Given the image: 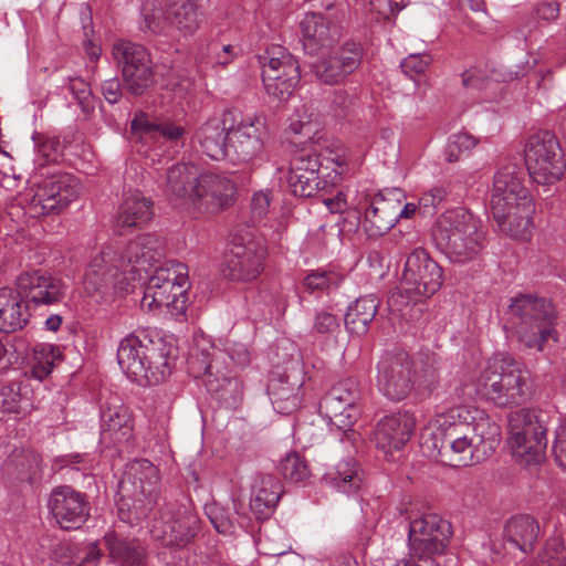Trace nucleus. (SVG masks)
<instances>
[{
	"label": "nucleus",
	"instance_id": "nucleus-1",
	"mask_svg": "<svg viewBox=\"0 0 566 566\" xmlns=\"http://www.w3.org/2000/svg\"><path fill=\"white\" fill-rule=\"evenodd\" d=\"M164 256L163 240L146 233L127 241L119 248L105 247L94 255L84 275V290L90 296L102 300L112 291L126 290L142 279Z\"/></svg>",
	"mask_w": 566,
	"mask_h": 566
},
{
	"label": "nucleus",
	"instance_id": "nucleus-2",
	"mask_svg": "<svg viewBox=\"0 0 566 566\" xmlns=\"http://www.w3.org/2000/svg\"><path fill=\"white\" fill-rule=\"evenodd\" d=\"M117 361L133 381L156 385L171 374V346L157 335L135 332L122 339Z\"/></svg>",
	"mask_w": 566,
	"mask_h": 566
},
{
	"label": "nucleus",
	"instance_id": "nucleus-3",
	"mask_svg": "<svg viewBox=\"0 0 566 566\" xmlns=\"http://www.w3.org/2000/svg\"><path fill=\"white\" fill-rule=\"evenodd\" d=\"M433 242L450 262L465 264L481 255L486 245V232L478 217L464 208H457L439 218Z\"/></svg>",
	"mask_w": 566,
	"mask_h": 566
},
{
	"label": "nucleus",
	"instance_id": "nucleus-4",
	"mask_svg": "<svg viewBox=\"0 0 566 566\" xmlns=\"http://www.w3.org/2000/svg\"><path fill=\"white\" fill-rule=\"evenodd\" d=\"M505 314L518 343L526 348L542 352L551 338L557 339L556 310L545 297L518 294L510 300Z\"/></svg>",
	"mask_w": 566,
	"mask_h": 566
},
{
	"label": "nucleus",
	"instance_id": "nucleus-5",
	"mask_svg": "<svg viewBox=\"0 0 566 566\" xmlns=\"http://www.w3.org/2000/svg\"><path fill=\"white\" fill-rule=\"evenodd\" d=\"M478 390L496 407H517L531 397L530 373L515 358L497 354L482 369Z\"/></svg>",
	"mask_w": 566,
	"mask_h": 566
},
{
	"label": "nucleus",
	"instance_id": "nucleus-6",
	"mask_svg": "<svg viewBox=\"0 0 566 566\" xmlns=\"http://www.w3.org/2000/svg\"><path fill=\"white\" fill-rule=\"evenodd\" d=\"M159 471L148 460L132 462L118 484L119 518L134 524L146 518L157 504Z\"/></svg>",
	"mask_w": 566,
	"mask_h": 566
},
{
	"label": "nucleus",
	"instance_id": "nucleus-7",
	"mask_svg": "<svg viewBox=\"0 0 566 566\" xmlns=\"http://www.w3.org/2000/svg\"><path fill=\"white\" fill-rule=\"evenodd\" d=\"M471 407L457 406L437 415L436 430L431 433L432 448L442 462L450 467L472 465L471 424L474 420Z\"/></svg>",
	"mask_w": 566,
	"mask_h": 566
},
{
	"label": "nucleus",
	"instance_id": "nucleus-8",
	"mask_svg": "<svg viewBox=\"0 0 566 566\" xmlns=\"http://www.w3.org/2000/svg\"><path fill=\"white\" fill-rule=\"evenodd\" d=\"M548 412L522 408L509 416L510 443L514 457L526 465L539 463L547 447Z\"/></svg>",
	"mask_w": 566,
	"mask_h": 566
},
{
	"label": "nucleus",
	"instance_id": "nucleus-9",
	"mask_svg": "<svg viewBox=\"0 0 566 566\" xmlns=\"http://www.w3.org/2000/svg\"><path fill=\"white\" fill-rule=\"evenodd\" d=\"M188 287V266L178 261L166 262L149 277L142 306L148 310L166 307L172 315L184 314L187 310Z\"/></svg>",
	"mask_w": 566,
	"mask_h": 566
},
{
	"label": "nucleus",
	"instance_id": "nucleus-10",
	"mask_svg": "<svg viewBox=\"0 0 566 566\" xmlns=\"http://www.w3.org/2000/svg\"><path fill=\"white\" fill-rule=\"evenodd\" d=\"M409 520L408 547L411 559L424 563L437 562L451 539V523L441 516L428 513Z\"/></svg>",
	"mask_w": 566,
	"mask_h": 566
},
{
	"label": "nucleus",
	"instance_id": "nucleus-11",
	"mask_svg": "<svg viewBox=\"0 0 566 566\" xmlns=\"http://www.w3.org/2000/svg\"><path fill=\"white\" fill-rule=\"evenodd\" d=\"M359 398L358 385L348 378L334 385L319 405L329 419L331 426L336 427L340 432V441L354 448L360 440V434L352 428L359 417L357 407Z\"/></svg>",
	"mask_w": 566,
	"mask_h": 566
},
{
	"label": "nucleus",
	"instance_id": "nucleus-12",
	"mask_svg": "<svg viewBox=\"0 0 566 566\" xmlns=\"http://www.w3.org/2000/svg\"><path fill=\"white\" fill-rule=\"evenodd\" d=\"M524 159L530 177L538 185L557 182L566 169L559 142L551 132H539L528 137Z\"/></svg>",
	"mask_w": 566,
	"mask_h": 566
},
{
	"label": "nucleus",
	"instance_id": "nucleus-13",
	"mask_svg": "<svg viewBox=\"0 0 566 566\" xmlns=\"http://www.w3.org/2000/svg\"><path fill=\"white\" fill-rule=\"evenodd\" d=\"M258 60L266 93L277 101L289 99L301 78L297 60L281 45H272Z\"/></svg>",
	"mask_w": 566,
	"mask_h": 566
},
{
	"label": "nucleus",
	"instance_id": "nucleus-14",
	"mask_svg": "<svg viewBox=\"0 0 566 566\" xmlns=\"http://www.w3.org/2000/svg\"><path fill=\"white\" fill-rule=\"evenodd\" d=\"M78 189V182L72 175H52L27 193L25 213L32 218L59 214L76 199Z\"/></svg>",
	"mask_w": 566,
	"mask_h": 566
},
{
	"label": "nucleus",
	"instance_id": "nucleus-15",
	"mask_svg": "<svg viewBox=\"0 0 566 566\" xmlns=\"http://www.w3.org/2000/svg\"><path fill=\"white\" fill-rule=\"evenodd\" d=\"M443 282V270L429 253L418 248L407 258L400 290L411 302L430 297L440 290Z\"/></svg>",
	"mask_w": 566,
	"mask_h": 566
},
{
	"label": "nucleus",
	"instance_id": "nucleus-16",
	"mask_svg": "<svg viewBox=\"0 0 566 566\" xmlns=\"http://www.w3.org/2000/svg\"><path fill=\"white\" fill-rule=\"evenodd\" d=\"M266 250L251 234H234L222 264V275L234 282H251L264 270Z\"/></svg>",
	"mask_w": 566,
	"mask_h": 566
},
{
	"label": "nucleus",
	"instance_id": "nucleus-17",
	"mask_svg": "<svg viewBox=\"0 0 566 566\" xmlns=\"http://www.w3.org/2000/svg\"><path fill=\"white\" fill-rule=\"evenodd\" d=\"M112 56L122 72L127 93L139 96L154 83L148 51L142 44L119 40L113 44Z\"/></svg>",
	"mask_w": 566,
	"mask_h": 566
},
{
	"label": "nucleus",
	"instance_id": "nucleus-18",
	"mask_svg": "<svg viewBox=\"0 0 566 566\" xmlns=\"http://www.w3.org/2000/svg\"><path fill=\"white\" fill-rule=\"evenodd\" d=\"M416 384V370L410 355L401 348L387 350L377 366V387L392 401L405 399Z\"/></svg>",
	"mask_w": 566,
	"mask_h": 566
},
{
	"label": "nucleus",
	"instance_id": "nucleus-19",
	"mask_svg": "<svg viewBox=\"0 0 566 566\" xmlns=\"http://www.w3.org/2000/svg\"><path fill=\"white\" fill-rule=\"evenodd\" d=\"M199 528V517L191 509L167 503L160 511L151 533L165 546L184 547L193 539Z\"/></svg>",
	"mask_w": 566,
	"mask_h": 566
},
{
	"label": "nucleus",
	"instance_id": "nucleus-20",
	"mask_svg": "<svg viewBox=\"0 0 566 566\" xmlns=\"http://www.w3.org/2000/svg\"><path fill=\"white\" fill-rule=\"evenodd\" d=\"M524 170L513 163H507L499 168L494 175L491 189L490 208L493 218H503L505 205L522 200L523 213L530 212L528 198L530 191L523 184Z\"/></svg>",
	"mask_w": 566,
	"mask_h": 566
},
{
	"label": "nucleus",
	"instance_id": "nucleus-21",
	"mask_svg": "<svg viewBox=\"0 0 566 566\" xmlns=\"http://www.w3.org/2000/svg\"><path fill=\"white\" fill-rule=\"evenodd\" d=\"M48 509L62 530H78L91 515L87 495L70 485H59L51 491Z\"/></svg>",
	"mask_w": 566,
	"mask_h": 566
},
{
	"label": "nucleus",
	"instance_id": "nucleus-22",
	"mask_svg": "<svg viewBox=\"0 0 566 566\" xmlns=\"http://www.w3.org/2000/svg\"><path fill=\"white\" fill-rule=\"evenodd\" d=\"M230 127L227 156L232 163H249L259 156L268 137L265 124L260 118L237 120Z\"/></svg>",
	"mask_w": 566,
	"mask_h": 566
},
{
	"label": "nucleus",
	"instance_id": "nucleus-23",
	"mask_svg": "<svg viewBox=\"0 0 566 566\" xmlns=\"http://www.w3.org/2000/svg\"><path fill=\"white\" fill-rule=\"evenodd\" d=\"M30 306L53 305L62 302L65 285L42 270L22 272L15 280L14 287Z\"/></svg>",
	"mask_w": 566,
	"mask_h": 566
},
{
	"label": "nucleus",
	"instance_id": "nucleus-24",
	"mask_svg": "<svg viewBox=\"0 0 566 566\" xmlns=\"http://www.w3.org/2000/svg\"><path fill=\"white\" fill-rule=\"evenodd\" d=\"M235 117L234 111L227 109L212 115L197 128L193 139L208 157L214 160L226 158L230 135L229 126L234 124Z\"/></svg>",
	"mask_w": 566,
	"mask_h": 566
},
{
	"label": "nucleus",
	"instance_id": "nucleus-25",
	"mask_svg": "<svg viewBox=\"0 0 566 566\" xmlns=\"http://www.w3.org/2000/svg\"><path fill=\"white\" fill-rule=\"evenodd\" d=\"M416 418L409 411H400L381 418L375 428L376 447L385 454L401 450L411 439Z\"/></svg>",
	"mask_w": 566,
	"mask_h": 566
},
{
	"label": "nucleus",
	"instance_id": "nucleus-26",
	"mask_svg": "<svg viewBox=\"0 0 566 566\" xmlns=\"http://www.w3.org/2000/svg\"><path fill=\"white\" fill-rule=\"evenodd\" d=\"M397 198H405L399 188L377 193L366 208L363 228L369 237H380L397 223Z\"/></svg>",
	"mask_w": 566,
	"mask_h": 566
},
{
	"label": "nucleus",
	"instance_id": "nucleus-27",
	"mask_svg": "<svg viewBox=\"0 0 566 566\" xmlns=\"http://www.w3.org/2000/svg\"><path fill=\"white\" fill-rule=\"evenodd\" d=\"M201 174L190 164H178L167 171L165 192L175 205L193 209Z\"/></svg>",
	"mask_w": 566,
	"mask_h": 566
},
{
	"label": "nucleus",
	"instance_id": "nucleus-28",
	"mask_svg": "<svg viewBox=\"0 0 566 566\" xmlns=\"http://www.w3.org/2000/svg\"><path fill=\"white\" fill-rule=\"evenodd\" d=\"M234 195L235 185L227 177L212 172L201 174L193 209L208 213L218 212L233 203Z\"/></svg>",
	"mask_w": 566,
	"mask_h": 566
},
{
	"label": "nucleus",
	"instance_id": "nucleus-29",
	"mask_svg": "<svg viewBox=\"0 0 566 566\" xmlns=\"http://www.w3.org/2000/svg\"><path fill=\"white\" fill-rule=\"evenodd\" d=\"M363 49L355 42H346L333 55L315 64L316 76L325 84H338L360 65Z\"/></svg>",
	"mask_w": 566,
	"mask_h": 566
},
{
	"label": "nucleus",
	"instance_id": "nucleus-30",
	"mask_svg": "<svg viewBox=\"0 0 566 566\" xmlns=\"http://www.w3.org/2000/svg\"><path fill=\"white\" fill-rule=\"evenodd\" d=\"M537 520L528 514H518L506 521L502 534V547L509 554L515 551L528 554L539 536Z\"/></svg>",
	"mask_w": 566,
	"mask_h": 566
},
{
	"label": "nucleus",
	"instance_id": "nucleus-31",
	"mask_svg": "<svg viewBox=\"0 0 566 566\" xmlns=\"http://www.w3.org/2000/svg\"><path fill=\"white\" fill-rule=\"evenodd\" d=\"M132 413L119 400L108 402L101 411V439L104 443L118 444L133 437Z\"/></svg>",
	"mask_w": 566,
	"mask_h": 566
},
{
	"label": "nucleus",
	"instance_id": "nucleus-32",
	"mask_svg": "<svg viewBox=\"0 0 566 566\" xmlns=\"http://www.w3.org/2000/svg\"><path fill=\"white\" fill-rule=\"evenodd\" d=\"M471 412L474 420L471 424V446L474 455L472 457V464L486 460L491 457L501 441L500 426L484 411L472 408Z\"/></svg>",
	"mask_w": 566,
	"mask_h": 566
},
{
	"label": "nucleus",
	"instance_id": "nucleus-33",
	"mask_svg": "<svg viewBox=\"0 0 566 566\" xmlns=\"http://www.w3.org/2000/svg\"><path fill=\"white\" fill-rule=\"evenodd\" d=\"M154 216L153 201L139 191L127 193L118 207L114 219V231L123 234L133 228H142Z\"/></svg>",
	"mask_w": 566,
	"mask_h": 566
},
{
	"label": "nucleus",
	"instance_id": "nucleus-34",
	"mask_svg": "<svg viewBox=\"0 0 566 566\" xmlns=\"http://www.w3.org/2000/svg\"><path fill=\"white\" fill-rule=\"evenodd\" d=\"M30 305L12 287L0 289V332L15 333L25 328L30 322Z\"/></svg>",
	"mask_w": 566,
	"mask_h": 566
},
{
	"label": "nucleus",
	"instance_id": "nucleus-35",
	"mask_svg": "<svg viewBox=\"0 0 566 566\" xmlns=\"http://www.w3.org/2000/svg\"><path fill=\"white\" fill-rule=\"evenodd\" d=\"M283 493L280 480L271 474L258 475L251 490L250 509L259 520L269 518Z\"/></svg>",
	"mask_w": 566,
	"mask_h": 566
},
{
	"label": "nucleus",
	"instance_id": "nucleus-36",
	"mask_svg": "<svg viewBox=\"0 0 566 566\" xmlns=\"http://www.w3.org/2000/svg\"><path fill=\"white\" fill-rule=\"evenodd\" d=\"M301 382L291 381L290 376L272 374L268 382V395L276 412L290 415L301 403Z\"/></svg>",
	"mask_w": 566,
	"mask_h": 566
},
{
	"label": "nucleus",
	"instance_id": "nucleus-37",
	"mask_svg": "<svg viewBox=\"0 0 566 566\" xmlns=\"http://www.w3.org/2000/svg\"><path fill=\"white\" fill-rule=\"evenodd\" d=\"M530 212L524 214L522 209V200L514 201L511 205H505L503 218H493L496 222L499 230L516 240H530L533 230L532 216L535 211V206L532 197L528 198Z\"/></svg>",
	"mask_w": 566,
	"mask_h": 566
},
{
	"label": "nucleus",
	"instance_id": "nucleus-38",
	"mask_svg": "<svg viewBox=\"0 0 566 566\" xmlns=\"http://www.w3.org/2000/svg\"><path fill=\"white\" fill-rule=\"evenodd\" d=\"M109 558L117 566H145L146 548L137 538H125L117 534L104 537Z\"/></svg>",
	"mask_w": 566,
	"mask_h": 566
},
{
	"label": "nucleus",
	"instance_id": "nucleus-39",
	"mask_svg": "<svg viewBox=\"0 0 566 566\" xmlns=\"http://www.w3.org/2000/svg\"><path fill=\"white\" fill-rule=\"evenodd\" d=\"M323 481L337 492L354 494L363 485V471L353 458L339 461L323 476Z\"/></svg>",
	"mask_w": 566,
	"mask_h": 566
},
{
	"label": "nucleus",
	"instance_id": "nucleus-40",
	"mask_svg": "<svg viewBox=\"0 0 566 566\" xmlns=\"http://www.w3.org/2000/svg\"><path fill=\"white\" fill-rule=\"evenodd\" d=\"M323 481L337 492L354 494L363 485V471L353 458L339 461L323 476Z\"/></svg>",
	"mask_w": 566,
	"mask_h": 566
},
{
	"label": "nucleus",
	"instance_id": "nucleus-41",
	"mask_svg": "<svg viewBox=\"0 0 566 566\" xmlns=\"http://www.w3.org/2000/svg\"><path fill=\"white\" fill-rule=\"evenodd\" d=\"M300 27L304 49L311 54L315 53L319 48L329 46L334 41L329 22L321 13H306Z\"/></svg>",
	"mask_w": 566,
	"mask_h": 566
},
{
	"label": "nucleus",
	"instance_id": "nucleus-42",
	"mask_svg": "<svg viewBox=\"0 0 566 566\" xmlns=\"http://www.w3.org/2000/svg\"><path fill=\"white\" fill-rule=\"evenodd\" d=\"M378 300L374 295L357 298L345 314V327L350 334L361 336L367 333L369 324L378 310Z\"/></svg>",
	"mask_w": 566,
	"mask_h": 566
},
{
	"label": "nucleus",
	"instance_id": "nucleus-43",
	"mask_svg": "<svg viewBox=\"0 0 566 566\" xmlns=\"http://www.w3.org/2000/svg\"><path fill=\"white\" fill-rule=\"evenodd\" d=\"M199 0H167V19L184 34H192L199 28Z\"/></svg>",
	"mask_w": 566,
	"mask_h": 566
},
{
	"label": "nucleus",
	"instance_id": "nucleus-44",
	"mask_svg": "<svg viewBox=\"0 0 566 566\" xmlns=\"http://www.w3.org/2000/svg\"><path fill=\"white\" fill-rule=\"evenodd\" d=\"M287 186L295 197L311 198L324 192L328 187V182L322 179L319 175L313 174V176H310L302 172L301 169L290 165Z\"/></svg>",
	"mask_w": 566,
	"mask_h": 566
},
{
	"label": "nucleus",
	"instance_id": "nucleus-45",
	"mask_svg": "<svg viewBox=\"0 0 566 566\" xmlns=\"http://www.w3.org/2000/svg\"><path fill=\"white\" fill-rule=\"evenodd\" d=\"M59 346L52 344H38L33 348L30 375L34 379L43 380L51 373L56 361L61 359Z\"/></svg>",
	"mask_w": 566,
	"mask_h": 566
},
{
	"label": "nucleus",
	"instance_id": "nucleus-46",
	"mask_svg": "<svg viewBox=\"0 0 566 566\" xmlns=\"http://www.w3.org/2000/svg\"><path fill=\"white\" fill-rule=\"evenodd\" d=\"M259 552L262 555L277 557L292 549L286 532L280 526H266L260 533Z\"/></svg>",
	"mask_w": 566,
	"mask_h": 566
},
{
	"label": "nucleus",
	"instance_id": "nucleus-47",
	"mask_svg": "<svg viewBox=\"0 0 566 566\" xmlns=\"http://www.w3.org/2000/svg\"><path fill=\"white\" fill-rule=\"evenodd\" d=\"M140 29L145 33L166 34L167 18H164L163 10L157 6L156 0H146L142 4Z\"/></svg>",
	"mask_w": 566,
	"mask_h": 566
},
{
	"label": "nucleus",
	"instance_id": "nucleus-48",
	"mask_svg": "<svg viewBox=\"0 0 566 566\" xmlns=\"http://www.w3.org/2000/svg\"><path fill=\"white\" fill-rule=\"evenodd\" d=\"M221 354L220 352H213L212 357L205 363V385L207 390L212 394H220L222 390H226L233 382L237 384V380L229 377L226 373L221 371L219 368V360L217 355Z\"/></svg>",
	"mask_w": 566,
	"mask_h": 566
},
{
	"label": "nucleus",
	"instance_id": "nucleus-49",
	"mask_svg": "<svg viewBox=\"0 0 566 566\" xmlns=\"http://www.w3.org/2000/svg\"><path fill=\"white\" fill-rule=\"evenodd\" d=\"M476 145V139L468 133H457L449 137L444 148L447 161L455 163L468 155Z\"/></svg>",
	"mask_w": 566,
	"mask_h": 566
},
{
	"label": "nucleus",
	"instance_id": "nucleus-50",
	"mask_svg": "<svg viewBox=\"0 0 566 566\" xmlns=\"http://www.w3.org/2000/svg\"><path fill=\"white\" fill-rule=\"evenodd\" d=\"M280 470L285 480L291 483L304 482L310 476L305 461L297 453L286 455L280 463Z\"/></svg>",
	"mask_w": 566,
	"mask_h": 566
},
{
	"label": "nucleus",
	"instance_id": "nucleus-51",
	"mask_svg": "<svg viewBox=\"0 0 566 566\" xmlns=\"http://www.w3.org/2000/svg\"><path fill=\"white\" fill-rule=\"evenodd\" d=\"M290 165L298 168L302 172L313 176L319 175L323 163L321 155L313 148H302L294 154Z\"/></svg>",
	"mask_w": 566,
	"mask_h": 566
},
{
	"label": "nucleus",
	"instance_id": "nucleus-52",
	"mask_svg": "<svg viewBox=\"0 0 566 566\" xmlns=\"http://www.w3.org/2000/svg\"><path fill=\"white\" fill-rule=\"evenodd\" d=\"M533 566H566L565 546L557 538L547 541Z\"/></svg>",
	"mask_w": 566,
	"mask_h": 566
},
{
	"label": "nucleus",
	"instance_id": "nucleus-53",
	"mask_svg": "<svg viewBox=\"0 0 566 566\" xmlns=\"http://www.w3.org/2000/svg\"><path fill=\"white\" fill-rule=\"evenodd\" d=\"M208 517L216 531L223 535H232L235 532V520L229 509L211 505L207 510Z\"/></svg>",
	"mask_w": 566,
	"mask_h": 566
},
{
	"label": "nucleus",
	"instance_id": "nucleus-54",
	"mask_svg": "<svg viewBox=\"0 0 566 566\" xmlns=\"http://www.w3.org/2000/svg\"><path fill=\"white\" fill-rule=\"evenodd\" d=\"M67 88L83 113L88 114L93 112V95L88 83H86L82 77H69Z\"/></svg>",
	"mask_w": 566,
	"mask_h": 566
},
{
	"label": "nucleus",
	"instance_id": "nucleus-55",
	"mask_svg": "<svg viewBox=\"0 0 566 566\" xmlns=\"http://www.w3.org/2000/svg\"><path fill=\"white\" fill-rule=\"evenodd\" d=\"M343 277L333 271H314L304 277V285L310 291H324L337 287Z\"/></svg>",
	"mask_w": 566,
	"mask_h": 566
},
{
	"label": "nucleus",
	"instance_id": "nucleus-56",
	"mask_svg": "<svg viewBox=\"0 0 566 566\" xmlns=\"http://www.w3.org/2000/svg\"><path fill=\"white\" fill-rule=\"evenodd\" d=\"M430 63L431 57L429 55L410 54L401 61L400 67L406 75L413 77L423 74Z\"/></svg>",
	"mask_w": 566,
	"mask_h": 566
},
{
	"label": "nucleus",
	"instance_id": "nucleus-57",
	"mask_svg": "<svg viewBox=\"0 0 566 566\" xmlns=\"http://www.w3.org/2000/svg\"><path fill=\"white\" fill-rule=\"evenodd\" d=\"M339 326L338 318L327 311H319L314 317L313 331L317 334L332 335L339 329Z\"/></svg>",
	"mask_w": 566,
	"mask_h": 566
},
{
	"label": "nucleus",
	"instance_id": "nucleus-58",
	"mask_svg": "<svg viewBox=\"0 0 566 566\" xmlns=\"http://www.w3.org/2000/svg\"><path fill=\"white\" fill-rule=\"evenodd\" d=\"M354 104V98L346 91H334L331 108L335 117H345L352 111Z\"/></svg>",
	"mask_w": 566,
	"mask_h": 566
},
{
	"label": "nucleus",
	"instance_id": "nucleus-59",
	"mask_svg": "<svg viewBox=\"0 0 566 566\" xmlns=\"http://www.w3.org/2000/svg\"><path fill=\"white\" fill-rule=\"evenodd\" d=\"M20 394L14 385L4 386L0 390V408L6 412H19Z\"/></svg>",
	"mask_w": 566,
	"mask_h": 566
},
{
	"label": "nucleus",
	"instance_id": "nucleus-60",
	"mask_svg": "<svg viewBox=\"0 0 566 566\" xmlns=\"http://www.w3.org/2000/svg\"><path fill=\"white\" fill-rule=\"evenodd\" d=\"M270 207V196L268 192H256L251 200V212L255 220H262Z\"/></svg>",
	"mask_w": 566,
	"mask_h": 566
},
{
	"label": "nucleus",
	"instance_id": "nucleus-61",
	"mask_svg": "<svg viewBox=\"0 0 566 566\" xmlns=\"http://www.w3.org/2000/svg\"><path fill=\"white\" fill-rule=\"evenodd\" d=\"M211 50L216 51V64L221 66H227L241 52L239 48L231 44L222 45L221 50L218 44H212Z\"/></svg>",
	"mask_w": 566,
	"mask_h": 566
},
{
	"label": "nucleus",
	"instance_id": "nucleus-62",
	"mask_svg": "<svg viewBox=\"0 0 566 566\" xmlns=\"http://www.w3.org/2000/svg\"><path fill=\"white\" fill-rule=\"evenodd\" d=\"M102 93L109 104H116L122 95L123 88L118 78H109L103 82Z\"/></svg>",
	"mask_w": 566,
	"mask_h": 566
},
{
	"label": "nucleus",
	"instance_id": "nucleus-63",
	"mask_svg": "<svg viewBox=\"0 0 566 566\" xmlns=\"http://www.w3.org/2000/svg\"><path fill=\"white\" fill-rule=\"evenodd\" d=\"M553 449L558 465L566 470V422L557 432Z\"/></svg>",
	"mask_w": 566,
	"mask_h": 566
},
{
	"label": "nucleus",
	"instance_id": "nucleus-64",
	"mask_svg": "<svg viewBox=\"0 0 566 566\" xmlns=\"http://www.w3.org/2000/svg\"><path fill=\"white\" fill-rule=\"evenodd\" d=\"M230 359L238 366L244 367L250 364V353L244 344H233L227 348Z\"/></svg>",
	"mask_w": 566,
	"mask_h": 566
}]
</instances>
